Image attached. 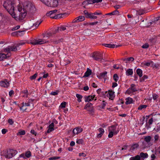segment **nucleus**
<instances>
[{
  "mask_svg": "<svg viewBox=\"0 0 160 160\" xmlns=\"http://www.w3.org/2000/svg\"><path fill=\"white\" fill-rule=\"evenodd\" d=\"M35 9L34 7L31 4H27L23 7V9L22 8H18V11L20 12L18 16H16V14L14 12V16H12V17L17 21H21L26 16L27 14V12H32Z\"/></svg>",
  "mask_w": 160,
  "mask_h": 160,
  "instance_id": "nucleus-1",
  "label": "nucleus"
},
{
  "mask_svg": "<svg viewBox=\"0 0 160 160\" xmlns=\"http://www.w3.org/2000/svg\"><path fill=\"white\" fill-rule=\"evenodd\" d=\"M52 35V33L51 32H46L45 33H42V36L43 37L42 39H33L31 40L28 43H30L33 45H41L47 43L48 42V40Z\"/></svg>",
  "mask_w": 160,
  "mask_h": 160,
  "instance_id": "nucleus-2",
  "label": "nucleus"
},
{
  "mask_svg": "<svg viewBox=\"0 0 160 160\" xmlns=\"http://www.w3.org/2000/svg\"><path fill=\"white\" fill-rule=\"evenodd\" d=\"M4 8L12 16H14V8L16 6L15 0H7L4 2L3 4Z\"/></svg>",
  "mask_w": 160,
  "mask_h": 160,
  "instance_id": "nucleus-3",
  "label": "nucleus"
},
{
  "mask_svg": "<svg viewBox=\"0 0 160 160\" xmlns=\"http://www.w3.org/2000/svg\"><path fill=\"white\" fill-rule=\"evenodd\" d=\"M18 151L15 150L9 149L3 151V154L7 158H11L15 156Z\"/></svg>",
  "mask_w": 160,
  "mask_h": 160,
  "instance_id": "nucleus-4",
  "label": "nucleus"
},
{
  "mask_svg": "<svg viewBox=\"0 0 160 160\" xmlns=\"http://www.w3.org/2000/svg\"><path fill=\"white\" fill-rule=\"evenodd\" d=\"M93 59L98 61H102V60H104L103 58V54L99 52H94L92 55Z\"/></svg>",
  "mask_w": 160,
  "mask_h": 160,
  "instance_id": "nucleus-5",
  "label": "nucleus"
},
{
  "mask_svg": "<svg viewBox=\"0 0 160 160\" xmlns=\"http://www.w3.org/2000/svg\"><path fill=\"white\" fill-rule=\"evenodd\" d=\"M17 46H8L7 47L4 48L3 51L5 52H7L8 56L9 57L11 55L10 52H15L18 50Z\"/></svg>",
  "mask_w": 160,
  "mask_h": 160,
  "instance_id": "nucleus-6",
  "label": "nucleus"
},
{
  "mask_svg": "<svg viewBox=\"0 0 160 160\" xmlns=\"http://www.w3.org/2000/svg\"><path fill=\"white\" fill-rule=\"evenodd\" d=\"M58 5V0H49L46 5L49 7L54 8L57 7Z\"/></svg>",
  "mask_w": 160,
  "mask_h": 160,
  "instance_id": "nucleus-7",
  "label": "nucleus"
},
{
  "mask_svg": "<svg viewBox=\"0 0 160 160\" xmlns=\"http://www.w3.org/2000/svg\"><path fill=\"white\" fill-rule=\"evenodd\" d=\"M118 125L117 124L115 125H112L108 128V131H111L114 133V135H117L119 132V130L118 128H117Z\"/></svg>",
  "mask_w": 160,
  "mask_h": 160,
  "instance_id": "nucleus-8",
  "label": "nucleus"
},
{
  "mask_svg": "<svg viewBox=\"0 0 160 160\" xmlns=\"http://www.w3.org/2000/svg\"><path fill=\"white\" fill-rule=\"evenodd\" d=\"M0 85L2 87L8 88L9 85V83L7 80L5 79L0 82Z\"/></svg>",
  "mask_w": 160,
  "mask_h": 160,
  "instance_id": "nucleus-9",
  "label": "nucleus"
},
{
  "mask_svg": "<svg viewBox=\"0 0 160 160\" xmlns=\"http://www.w3.org/2000/svg\"><path fill=\"white\" fill-rule=\"evenodd\" d=\"M139 156L140 157V159L141 160H144L146 158L148 157V155L147 153H144L141 152L140 153Z\"/></svg>",
  "mask_w": 160,
  "mask_h": 160,
  "instance_id": "nucleus-10",
  "label": "nucleus"
},
{
  "mask_svg": "<svg viewBox=\"0 0 160 160\" xmlns=\"http://www.w3.org/2000/svg\"><path fill=\"white\" fill-rule=\"evenodd\" d=\"M102 45L105 47L112 48H114L115 47L117 48L122 46V45H115L114 44H103Z\"/></svg>",
  "mask_w": 160,
  "mask_h": 160,
  "instance_id": "nucleus-11",
  "label": "nucleus"
},
{
  "mask_svg": "<svg viewBox=\"0 0 160 160\" xmlns=\"http://www.w3.org/2000/svg\"><path fill=\"white\" fill-rule=\"evenodd\" d=\"M32 108H27L24 105V103L23 102L22 103V106L20 107V109L21 110H22L23 112L26 111L29 112L32 109Z\"/></svg>",
  "mask_w": 160,
  "mask_h": 160,
  "instance_id": "nucleus-12",
  "label": "nucleus"
},
{
  "mask_svg": "<svg viewBox=\"0 0 160 160\" xmlns=\"http://www.w3.org/2000/svg\"><path fill=\"white\" fill-rule=\"evenodd\" d=\"M57 11L58 10L57 9L51 11L49 12H47L46 14V15L47 16L50 17V18H51L52 16H54L55 15Z\"/></svg>",
  "mask_w": 160,
  "mask_h": 160,
  "instance_id": "nucleus-13",
  "label": "nucleus"
},
{
  "mask_svg": "<svg viewBox=\"0 0 160 160\" xmlns=\"http://www.w3.org/2000/svg\"><path fill=\"white\" fill-rule=\"evenodd\" d=\"M95 95L93 96H89L87 97H85L84 98L85 99V102H88L90 101L91 100L94 99L95 98Z\"/></svg>",
  "mask_w": 160,
  "mask_h": 160,
  "instance_id": "nucleus-14",
  "label": "nucleus"
},
{
  "mask_svg": "<svg viewBox=\"0 0 160 160\" xmlns=\"http://www.w3.org/2000/svg\"><path fill=\"white\" fill-rule=\"evenodd\" d=\"M92 73V70L89 69V68H88L87 70V71L85 73L84 76L83 77H87L89 76Z\"/></svg>",
  "mask_w": 160,
  "mask_h": 160,
  "instance_id": "nucleus-15",
  "label": "nucleus"
},
{
  "mask_svg": "<svg viewBox=\"0 0 160 160\" xmlns=\"http://www.w3.org/2000/svg\"><path fill=\"white\" fill-rule=\"evenodd\" d=\"M66 29V28L64 26H62L58 28V29L56 30L53 33L55 34L57 32H59V31H63L65 30Z\"/></svg>",
  "mask_w": 160,
  "mask_h": 160,
  "instance_id": "nucleus-16",
  "label": "nucleus"
},
{
  "mask_svg": "<svg viewBox=\"0 0 160 160\" xmlns=\"http://www.w3.org/2000/svg\"><path fill=\"white\" fill-rule=\"evenodd\" d=\"M107 72L106 71L104 72H103L101 73L100 74V75L98 76L97 77L99 79H102V78H105L107 76Z\"/></svg>",
  "mask_w": 160,
  "mask_h": 160,
  "instance_id": "nucleus-17",
  "label": "nucleus"
},
{
  "mask_svg": "<svg viewBox=\"0 0 160 160\" xmlns=\"http://www.w3.org/2000/svg\"><path fill=\"white\" fill-rule=\"evenodd\" d=\"M133 99L130 97L127 98L126 99L125 104L127 105L133 103Z\"/></svg>",
  "mask_w": 160,
  "mask_h": 160,
  "instance_id": "nucleus-18",
  "label": "nucleus"
},
{
  "mask_svg": "<svg viewBox=\"0 0 160 160\" xmlns=\"http://www.w3.org/2000/svg\"><path fill=\"white\" fill-rule=\"evenodd\" d=\"M64 14H59L55 15L54 16H52L51 18L55 19L62 18V15H64Z\"/></svg>",
  "mask_w": 160,
  "mask_h": 160,
  "instance_id": "nucleus-19",
  "label": "nucleus"
},
{
  "mask_svg": "<svg viewBox=\"0 0 160 160\" xmlns=\"http://www.w3.org/2000/svg\"><path fill=\"white\" fill-rule=\"evenodd\" d=\"M8 56L7 54H6L4 53H0V61L3 60L4 59L6 58Z\"/></svg>",
  "mask_w": 160,
  "mask_h": 160,
  "instance_id": "nucleus-20",
  "label": "nucleus"
},
{
  "mask_svg": "<svg viewBox=\"0 0 160 160\" xmlns=\"http://www.w3.org/2000/svg\"><path fill=\"white\" fill-rule=\"evenodd\" d=\"M114 94V92L112 91H111L110 90L107 93V96L109 97V98H113L114 97L113 96Z\"/></svg>",
  "mask_w": 160,
  "mask_h": 160,
  "instance_id": "nucleus-21",
  "label": "nucleus"
},
{
  "mask_svg": "<svg viewBox=\"0 0 160 160\" xmlns=\"http://www.w3.org/2000/svg\"><path fill=\"white\" fill-rule=\"evenodd\" d=\"M129 88L130 89H131L133 92L137 91V89L135 87V85L134 84H131Z\"/></svg>",
  "mask_w": 160,
  "mask_h": 160,
  "instance_id": "nucleus-22",
  "label": "nucleus"
},
{
  "mask_svg": "<svg viewBox=\"0 0 160 160\" xmlns=\"http://www.w3.org/2000/svg\"><path fill=\"white\" fill-rule=\"evenodd\" d=\"M136 72L137 74L140 77H141L142 76V70L139 68H138L136 70Z\"/></svg>",
  "mask_w": 160,
  "mask_h": 160,
  "instance_id": "nucleus-23",
  "label": "nucleus"
},
{
  "mask_svg": "<svg viewBox=\"0 0 160 160\" xmlns=\"http://www.w3.org/2000/svg\"><path fill=\"white\" fill-rule=\"evenodd\" d=\"M139 147L138 143H134L131 146V149L132 150H134L137 148Z\"/></svg>",
  "mask_w": 160,
  "mask_h": 160,
  "instance_id": "nucleus-24",
  "label": "nucleus"
},
{
  "mask_svg": "<svg viewBox=\"0 0 160 160\" xmlns=\"http://www.w3.org/2000/svg\"><path fill=\"white\" fill-rule=\"evenodd\" d=\"M129 160H141L140 159V157L139 156V155H137L136 156H134V157H131L130 159Z\"/></svg>",
  "mask_w": 160,
  "mask_h": 160,
  "instance_id": "nucleus-25",
  "label": "nucleus"
},
{
  "mask_svg": "<svg viewBox=\"0 0 160 160\" xmlns=\"http://www.w3.org/2000/svg\"><path fill=\"white\" fill-rule=\"evenodd\" d=\"M25 131L24 130H19L17 134V136H19L20 135H24L25 134Z\"/></svg>",
  "mask_w": 160,
  "mask_h": 160,
  "instance_id": "nucleus-26",
  "label": "nucleus"
},
{
  "mask_svg": "<svg viewBox=\"0 0 160 160\" xmlns=\"http://www.w3.org/2000/svg\"><path fill=\"white\" fill-rule=\"evenodd\" d=\"M31 40H30L29 41H28V42H27V41H21L20 42H19L18 43L17 45V47H18L20 45H23L25 44L26 43H28V42H29Z\"/></svg>",
  "mask_w": 160,
  "mask_h": 160,
  "instance_id": "nucleus-27",
  "label": "nucleus"
},
{
  "mask_svg": "<svg viewBox=\"0 0 160 160\" xmlns=\"http://www.w3.org/2000/svg\"><path fill=\"white\" fill-rule=\"evenodd\" d=\"M84 14V15L85 16V17L87 18H90L91 15V14L89 13L86 10H84L83 12Z\"/></svg>",
  "mask_w": 160,
  "mask_h": 160,
  "instance_id": "nucleus-28",
  "label": "nucleus"
},
{
  "mask_svg": "<svg viewBox=\"0 0 160 160\" xmlns=\"http://www.w3.org/2000/svg\"><path fill=\"white\" fill-rule=\"evenodd\" d=\"M118 13H119L118 11L117 10H115L111 12L107 13V14H106V15H114L118 14Z\"/></svg>",
  "mask_w": 160,
  "mask_h": 160,
  "instance_id": "nucleus-29",
  "label": "nucleus"
},
{
  "mask_svg": "<svg viewBox=\"0 0 160 160\" xmlns=\"http://www.w3.org/2000/svg\"><path fill=\"white\" fill-rule=\"evenodd\" d=\"M133 74L132 69H129L126 72V74L127 75H131Z\"/></svg>",
  "mask_w": 160,
  "mask_h": 160,
  "instance_id": "nucleus-30",
  "label": "nucleus"
},
{
  "mask_svg": "<svg viewBox=\"0 0 160 160\" xmlns=\"http://www.w3.org/2000/svg\"><path fill=\"white\" fill-rule=\"evenodd\" d=\"M151 139V137L150 136H146L144 138V140L147 143L150 142Z\"/></svg>",
  "mask_w": 160,
  "mask_h": 160,
  "instance_id": "nucleus-31",
  "label": "nucleus"
},
{
  "mask_svg": "<svg viewBox=\"0 0 160 160\" xmlns=\"http://www.w3.org/2000/svg\"><path fill=\"white\" fill-rule=\"evenodd\" d=\"M134 60V58L132 57H130L126 58H125L123 59V61H125L126 63H127L128 61H133Z\"/></svg>",
  "mask_w": 160,
  "mask_h": 160,
  "instance_id": "nucleus-32",
  "label": "nucleus"
},
{
  "mask_svg": "<svg viewBox=\"0 0 160 160\" xmlns=\"http://www.w3.org/2000/svg\"><path fill=\"white\" fill-rule=\"evenodd\" d=\"M76 96L78 98V101L79 102H81V99L82 98V96L78 94H76Z\"/></svg>",
  "mask_w": 160,
  "mask_h": 160,
  "instance_id": "nucleus-33",
  "label": "nucleus"
},
{
  "mask_svg": "<svg viewBox=\"0 0 160 160\" xmlns=\"http://www.w3.org/2000/svg\"><path fill=\"white\" fill-rule=\"evenodd\" d=\"M77 18L78 22H81L85 20V17L84 16H80Z\"/></svg>",
  "mask_w": 160,
  "mask_h": 160,
  "instance_id": "nucleus-34",
  "label": "nucleus"
},
{
  "mask_svg": "<svg viewBox=\"0 0 160 160\" xmlns=\"http://www.w3.org/2000/svg\"><path fill=\"white\" fill-rule=\"evenodd\" d=\"M147 106L145 105H140L138 108V109L141 110L142 109L145 108H147Z\"/></svg>",
  "mask_w": 160,
  "mask_h": 160,
  "instance_id": "nucleus-35",
  "label": "nucleus"
},
{
  "mask_svg": "<svg viewBox=\"0 0 160 160\" xmlns=\"http://www.w3.org/2000/svg\"><path fill=\"white\" fill-rule=\"evenodd\" d=\"M22 93L25 94V95L23 96V97H25L26 96V97L28 98V91L27 89H26L25 90L22 91Z\"/></svg>",
  "mask_w": 160,
  "mask_h": 160,
  "instance_id": "nucleus-36",
  "label": "nucleus"
},
{
  "mask_svg": "<svg viewBox=\"0 0 160 160\" xmlns=\"http://www.w3.org/2000/svg\"><path fill=\"white\" fill-rule=\"evenodd\" d=\"M148 78V76L146 75H144L140 79V82H142V81H144L146 79H147Z\"/></svg>",
  "mask_w": 160,
  "mask_h": 160,
  "instance_id": "nucleus-37",
  "label": "nucleus"
},
{
  "mask_svg": "<svg viewBox=\"0 0 160 160\" xmlns=\"http://www.w3.org/2000/svg\"><path fill=\"white\" fill-rule=\"evenodd\" d=\"M113 78L114 81L116 82L118 80V77L116 74H115L113 76Z\"/></svg>",
  "mask_w": 160,
  "mask_h": 160,
  "instance_id": "nucleus-38",
  "label": "nucleus"
},
{
  "mask_svg": "<svg viewBox=\"0 0 160 160\" xmlns=\"http://www.w3.org/2000/svg\"><path fill=\"white\" fill-rule=\"evenodd\" d=\"M38 75V74L37 73H35L34 75H33L31 76L30 77V79L31 80H34L37 77V76Z\"/></svg>",
  "mask_w": 160,
  "mask_h": 160,
  "instance_id": "nucleus-39",
  "label": "nucleus"
},
{
  "mask_svg": "<svg viewBox=\"0 0 160 160\" xmlns=\"http://www.w3.org/2000/svg\"><path fill=\"white\" fill-rule=\"evenodd\" d=\"M22 31H17L16 32H14L12 33V35L13 36H15V35H18L19 33L22 32Z\"/></svg>",
  "mask_w": 160,
  "mask_h": 160,
  "instance_id": "nucleus-40",
  "label": "nucleus"
},
{
  "mask_svg": "<svg viewBox=\"0 0 160 160\" xmlns=\"http://www.w3.org/2000/svg\"><path fill=\"white\" fill-rule=\"evenodd\" d=\"M109 133L108 135V137L109 138H111L113 137L114 135V133L111 131H109Z\"/></svg>",
  "mask_w": 160,
  "mask_h": 160,
  "instance_id": "nucleus-41",
  "label": "nucleus"
},
{
  "mask_svg": "<svg viewBox=\"0 0 160 160\" xmlns=\"http://www.w3.org/2000/svg\"><path fill=\"white\" fill-rule=\"evenodd\" d=\"M76 129H77V131L78 132V134L82 131V129L80 127L76 128Z\"/></svg>",
  "mask_w": 160,
  "mask_h": 160,
  "instance_id": "nucleus-42",
  "label": "nucleus"
},
{
  "mask_svg": "<svg viewBox=\"0 0 160 160\" xmlns=\"http://www.w3.org/2000/svg\"><path fill=\"white\" fill-rule=\"evenodd\" d=\"M152 63H153V61H150L149 62H145L144 65L147 66H149Z\"/></svg>",
  "mask_w": 160,
  "mask_h": 160,
  "instance_id": "nucleus-43",
  "label": "nucleus"
},
{
  "mask_svg": "<svg viewBox=\"0 0 160 160\" xmlns=\"http://www.w3.org/2000/svg\"><path fill=\"white\" fill-rule=\"evenodd\" d=\"M60 157H53L49 158L50 160H57V159H59Z\"/></svg>",
  "mask_w": 160,
  "mask_h": 160,
  "instance_id": "nucleus-44",
  "label": "nucleus"
},
{
  "mask_svg": "<svg viewBox=\"0 0 160 160\" xmlns=\"http://www.w3.org/2000/svg\"><path fill=\"white\" fill-rule=\"evenodd\" d=\"M87 111L90 112V113H93L94 112V109L92 107L88 108Z\"/></svg>",
  "mask_w": 160,
  "mask_h": 160,
  "instance_id": "nucleus-45",
  "label": "nucleus"
},
{
  "mask_svg": "<svg viewBox=\"0 0 160 160\" xmlns=\"http://www.w3.org/2000/svg\"><path fill=\"white\" fill-rule=\"evenodd\" d=\"M26 158H29L31 155V153L30 152H27L25 153Z\"/></svg>",
  "mask_w": 160,
  "mask_h": 160,
  "instance_id": "nucleus-46",
  "label": "nucleus"
},
{
  "mask_svg": "<svg viewBox=\"0 0 160 160\" xmlns=\"http://www.w3.org/2000/svg\"><path fill=\"white\" fill-rule=\"evenodd\" d=\"M66 102H62L60 106V107L61 108H64L66 106Z\"/></svg>",
  "mask_w": 160,
  "mask_h": 160,
  "instance_id": "nucleus-47",
  "label": "nucleus"
},
{
  "mask_svg": "<svg viewBox=\"0 0 160 160\" xmlns=\"http://www.w3.org/2000/svg\"><path fill=\"white\" fill-rule=\"evenodd\" d=\"M62 39H60L58 41L57 40H54L53 41V43L54 44H57L60 42H62Z\"/></svg>",
  "mask_w": 160,
  "mask_h": 160,
  "instance_id": "nucleus-48",
  "label": "nucleus"
},
{
  "mask_svg": "<svg viewBox=\"0 0 160 160\" xmlns=\"http://www.w3.org/2000/svg\"><path fill=\"white\" fill-rule=\"evenodd\" d=\"M83 140L82 139H78L77 140L76 142L78 144H82L83 143Z\"/></svg>",
  "mask_w": 160,
  "mask_h": 160,
  "instance_id": "nucleus-49",
  "label": "nucleus"
},
{
  "mask_svg": "<svg viewBox=\"0 0 160 160\" xmlns=\"http://www.w3.org/2000/svg\"><path fill=\"white\" fill-rule=\"evenodd\" d=\"M77 129H76V128H75L74 129H73V130L72 131V132L73 133V135L74 136L76 134H78V132L77 131Z\"/></svg>",
  "mask_w": 160,
  "mask_h": 160,
  "instance_id": "nucleus-50",
  "label": "nucleus"
},
{
  "mask_svg": "<svg viewBox=\"0 0 160 160\" xmlns=\"http://www.w3.org/2000/svg\"><path fill=\"white\" fill-rule=\"evenodd\" d=\"M159 138V136L158 134H157L155 135L154 137V141L155 142H157Z\"/></svg>",
  "mask_w": 160,
  "mask_h": 160,
  "instance_id": "nucleus-51",
  "label": "nucleus"
},
{
  "mask_svg": "<svg viewBox=\"0 0 160 160\" xmlns=\"http://www.w3.org/2000/svg\"><path fill=\"white\" fill-rule=\"evenodd\" d=\"M149 47V45L147 43L144 44L142 46V48H147Z\"/></svg>",
  "mask_w": 160,
  "mask_h": 160,
  "instance_id": "nucleus-52",
  "label": "nucleus"
},
{
  "mask_svg": "<svg viewBox=\"0 0 160 160\" xmlns=\"http://www.w3.org/2000/svg\"><path fill=\"white\" fill-rule=\"evenodd\" d=\"M59 92V91H56V92H52L51 93V94L52 95H56L58 94V93Z\"/></svg>",
  "mask_w": 160,
  "mask_h": 160,
  "instance_id": "nucleus-53",
  "label": "nucleus"
},
{
  "mask_svg": "<svg viewBox=\"0 0 160 160\" xmlns=\"http://www.w3.org/2000/svg\"><path fill=\"white\" fill-rule=\"evenodd\" d=\"M98 130H99V132L100 133H101L102 134H103V133L104 132V129L103 128H100L98 129Z\"/></svg>",
  "mask_w": 160,
  "mask_h": 160,
  "instance_id": "nucleus-54",
  "label": "nucleus"
},
{
  "mask_svg": "<svg viewBox=\"0 0 160 160\" xmlns=\"http://www.w3.org/2000/svg\"><path fill=\"white\" fill-rule=\"evenodd\" d=\"M49 0H40L43 3L46 5Z\"/></svg>",
  "mask_w": 160,
  "mask_h": 160,
  "instance_id": "nucleus-55",
  "label": "nucleus"
},
{
  "mask_svg": "<svg viewBox=\"0 0 160 160\" xmlns=\"http://www.w3.org/2000/svg\"><path fill=\"white\" fill-rule=\"evenodd\" d=\"M128 147V146L125 145L123 146V147L122 148V150H126Z\"/></svg>",
  "mask_w": 160,
  "mask_h": 160,
  "instance_id": "nucleus-56",
  "label": "nucleus"
},
{
  "mask_svg": "<svg viewBox=\"0 0 160 160\" xmlns=\"http://www.w3.org/2000/svg\"><path fill=\"white\" fill-rule=\"evenodd\" d=\"M126 92L129 94H130L133 92L131 90V89H130L129 88L127 90Z\"/></svg>",
  "mask_w": 160,
  "mask_h": 160,
  "instance_id": "nucleus-57",
  "label": "nucleus"
},
{
  "mask_svg": "<svg viewBox=\"0 0 160 160\" xmlns=\"http://www.w3.org/2000/svg\"><path fill=\"white\" fill-rule=\"evenodd\" d=\"M54 130V128H49L47 131V133H49Z\"/></svg>",
  "mask_w": 160,
  "mask_h": 160,
  "instance_id": "nucleus-58",
  "label": "nucleus"
},
{
  "mask_svg": "<svg viewBox=\"0 0 160 160\" xmlns=\"http://www.w3.org/2000/svg\"><path fill=\"white\" fill-rule=\"evenodd\" d=\"M30 132L33 135H34L35 136H36V135H37V132L33 129L31 130V131Z\"/></svg>",
  "mask_w": 160,
  "mask_h": 160,
  "instance_id": "nucleus-59",
  "label": "nucleus"
},
{
  "mask_svg": "<svg viewBox=\"0 0 160 160\" xmlns=\"http://www.w3.org/2000/svg\"><path fill=\"white\" fill-rule=\"evenodd\" d=\"M20 27V26L19 25H18L15 27L13 28L12 29V31H14L18 29Z\"/></svg>",
  "mask_w": 160,
  "mask_h": 160,
  "instance_id": "nucleus-60",
  "label": "nucleus"
},
{
  "mask_svg": "<svg viewBox=\"0 0 160 160\" xmlns=\"http://www.w3.org/2000/svg\"><path fill=\"white\" fill-rule=\"evenodd\" d=\"M8 122L10 125H12L13 123V122L12 119H9L8 120Z\"/></svg>",
  "mask_w": 160,
  "mask_h": 160,
  "instance_id": "nucleus-61",
  "label": "nucleus"
},
{
  "mask_svg": "<svg viewBox=\"0 0 160 160\" xmlns=\"http://www.w3.org/2000/svg\"><path fill=\"white\" fill-rule=\"evenodd\" d=\"M151 157L152 159H155L156 157L155 155V154H152L151 156Z\"/></svg>",
  "mask_w": 160,
  "mask_h": 160,
  "instance_id": "nucleus-62",
  "label": "nucleus"
},
{
  "mask_svg": "<svg viewBox=\"0 0 160 160\" xmlns=\"http://www.w3.org/2000/svg\"><path fill=\"white\" fill-rule=\"evenodd\" d=\"M143 13L142 11H141L140 10L137 11L136 14L137 15H141Z\"/></svg>",
  "mask_w": 160,
  "mask_h": 160,
  "instance_id": "nucleus-63",
  "label": "nucleus"
},
{
  "mask_svg": "<svg viewBox=\"0 0 160 160\" xmlns=\"http://www.w3.org/2000/svg\"><path fill=\"white\" fill-rule=\"evenodd\" d=\"M158 97V96L155 94L153 95V98L154 100H156Z\"/></svg>",
  "mask_w": 160,
  "mask_h": 160,
  "instance_id": "nucleus-64",
  "label": "nucleus"
}]
</instances>
